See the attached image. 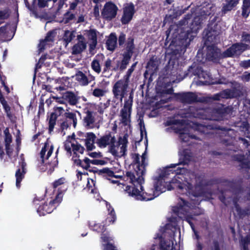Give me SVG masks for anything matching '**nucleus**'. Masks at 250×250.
I'll use <instances>...</instances> for the list:
<instances>
[{"label":"nucleus","instance_id":"f257e3e1","mask_svg":"<svg viewBox=\"0 0 250 250\" xmlns=\"http://www.w3.org/2000/svg\"><path fill=\"white\" fill-rule=\"evenodd\" d=\"M127 180L129 179V185L125 186V191L128 195L141 201H150L158 196L160 194L165 192L166 188L163 184L165 181L167 174H160L155 179L152 187L146 188L145 190L142 185L144 183L145 179L141 183H138L135 179V174L131 171H127L125 176Z\"/></svg>","mask_w":250,"mask_h":250},{"label":"nucleus","instance_id":"f03ea898","mask_svg":"<svg viewBox=\"0 0 250 250\" xmlns=\"http://www.w3.org/2000/svg\"><path fill=\"white\" fill-rule=\"evenodd\" d=\"M205 15L195 17L190 24L189 29L182 30L178 34V38L172 40L169 45L171 53L177 55L188 47L191 41L193 40L198 31L201 28L202 24L206 19V16L209 14L206 13Z\"/></svg>","mask_w":250,"mask_h":250},{"label":"nucleus","instance_id":"7ed1b4c3","mask_svg":"<svg viewBox=\"0 0 250 250\" xmlns=\"http://www.w3.org/2000/svg\"><path fill=\"white\" fill-rule=\"evenodd\" d=\"M171 170H168L162 172L161 174H167V177L165 178V180L167 178H172L171 181L167 185V189L168 190H171L173 189H179L183 190L185 189L186 191H188L190 192L193 188V185L192 184L191 180L188 181V177L186 176L187 171L188 169L183 167H178L177 168L172 172L171 174L174 175L172 177H169L170 175V171Z\"/></svg>","mask_w":250,"mask_h":250},{"label":"nucleus","instance_id":"20e7f679","mask_svg":"<svg viewBox=\"0 0 250 250\" xmlns=\"http://www.w3.org/2000/svg\"><path fill=\"white\" fill-rule=\"evenodd\" d=\"M246 44L242 43H236L233 44L230 47L221 53V49L216 45L212 44L207 48L206 58L208 60L213 62L218 63L221 59L232 57L238 51L241 49Z\"/></svg>","mask_w":250,"mask_h":250},{"label":"nucleus","instance_id":"39448f33","mask_svg":"<svg viewBox=\"0 0 250 250\" xmlns=\"http://www.w3.org/2000/svg\"><path fill=\"white\" fill-rule=\"evenodd\" d=\"M186 176L190 179L188 181L191 180L192 184L194 180L195 182V190L192 193L193 196L195 197L203 196L204 192L201 188L208 185V182L205 179V174L204 173L196 174L194 172L188 173L187 172Z\"/></svg>","mask_w":250,"mask_h":250},{"label":"nucleus","instance_id":"423d86ee","mask_svg":"<svg viewBox=\"0 0 250 250\" xmlns=\"http://www.w3.org/2000/svg\"><path fill=\"white\" fill-rule=\"evenodd\" d=\"M219 18L217 15L211 16L208 24V28L205 29V38L208 42H214L216 40V37L221 32L220 26L218 25V21Z\"/></svg>","mask_w":250,"mask_h":250},{"label":"nucleus","instance_id":"0eeeda50","mask_svg":"<svg viewBox=\"0 0 250 250\" xmlns=\"http://www.w3.org/2000/svg\"><path fill=\"white\" fill-rule=\"evenodd\" d=\"M129 83V81L124 78L118 80L112 86V92L113 98L119 100L122 102L123 98L127 94Z\"/></svg>","mask_w":250,"mask_h":250},{"label":"nucleus","instance_id":"6e6552de","mask_svg":"<svg viewBox=\"0 0 250 250\" xmlns=\"http://www.w3.org/2000/svg\"><path fill=\"white\" fill-rule=\"evenodd\" d=\"M62 191H59L55 198L51 200L49 203L45 202L40 205L37 209V212L40 216H44L47 214L51 213L59 205L62 201Z\"/></svg>","mask_w":250,"mask_h":250},{"label":"nucleus","instance_id":"1a4fd4ad","mask_svg":"<svg viewBox=\"0 0 250 250\" xmlns=\"http://www.w3.org/2000/svg\"><path fill=\"white\" fill-rule=\"evenodd\" d=\"M133 102V93L131 91L129 93L128 99H125L123 108L121 110L120 114L122 118L121 122L126 126L131 122V113Z\"/></svg>","mask_w":250,"mask_h":250},{"label":"nucleus","instance_id":"9d476101","mask_svg":"<svg viewBox=\"0 0 250 250\" xmlns=\"http://www.w3.org/2000/svg\"><path fill=\"white\" fill-rule=\"evenodd\" d=\"M118 10V8L115 3L107 2L101 12L102 17L106 21H111L116 17Z\"/></svg>","mask_w":250,"mask_h":250},{"label":"nucleus","instance_id":"9b49d317","mask_svg":"<svg viewBox=\"0 0 250 250\" xmlns=\"http://www.w3.org/2000/svg\"><path fill=\"white\" fill-rule=\"evenodd\" d=\"M123 14L121 19V21L123 25L128 24L133 19L135 13V6L132 2L127 3L123 9Z\"/></svg>","mask_w":250,"mask_h":250},{"label":"nucleus","instance_id":"f8f14e48","mask_svg":"<svg viewBox=\"0 0 250 250\" xmlns=\"http://www.w3.org/2000/svg\"><path fill=\"white\" fill-rule=\"evenodd\" d=\"M80 97L74 92L71 91H66L64 92L61 99L58 101L61 104H68L72 106L76 105L79 103Z\"/></svg>","mask_w":250,"mask_h":250},{"label":"nucleus","instance_id":"ddd939ff","mask_svg":"<svg viewBox=\"0 0 250 250\" xmlns=\"http://www.w3.org/2000/svg\"><path fill=\"white\" fill-rule=\"evenodd\" d=\"M175 97L182 103L191 104L197 102V95L192 92L175 93Z\"/></svg>","mask_w":250,"mask_h":250},{"label":"nucleus","instance_id":"4468645a","mask_svg":"<svg viewBox=\"0 0 250 250\" xmlns=\"http://www.w3.org/2000/svg\"><path fill=\"white\" fill-rule=\"evenodd\" d=\"M115 142V136H112V132L110 131L106 132L105 134L96 140V143L100 148H105L112 143Z\"/></svg>","mask_w":250,"mask_h":250},{"label":"nucleus","instance_id":"2eb2a0df","mask_svg":"<svg viewBox=\"0 0 250 250\" xmlns=\"http://www.w3.org/2000/svg\"><path fill=\"white\" fill-rule=\"evenodd\" d=\"M231 108L229 106L225 107V105L221 104L220 107L214 108L213 112L215 116L213 119L216 121H222L227 118L228 115L231 112Z\"/></svg>","mask_w":250,"mask_h":250},{"label":"nucleus","instance_id":"dca6fc26","mask_svg":"<svg viewBox=\"0 0 250 250\" xmlns=\"http://www.w3.org/2000/svg\"><path fill=\"white\" fill-rule=\"evenodd\" d=\"M19 168L16 170L15 176L16 178V186L20 187L21 183L24 177V175L27 172L26 168V163L25 162L23 158H21V160L19 162Z\"/></svg>","mask_w":250,"mask_h":250},{"label":"nucleus","instance_id":"f3484780","mask_svg":"<svg viewBox=\"0 0 250 250\" xmlns=\"http://www.w3.org/2000/svg\"><path fill=\"white\" fill-rule=\"evenodd\" d=\"M83 112L85 114L83 119V124L87 128H92L95 122L94 112L88 107H85Z\"/></svg>","mask_w":250,"mask_h":250},{"label":"nucleus","instance_id":"a211bd4d","mask_svg":"<svg viewBox=\"0 0 250 250\" xmlns=\"http://www.w3.org/2000/svg\"><path fill=\"white\" fill-rule=\"evenodd\" d=\"M142 161L140 163V171L136 170L135 174V179L138 183H141L144 180V175L146 173V167L147 164L146 163L145 153H143L141 156Z\"/></svg>","mask_w":250,"mask_h":250},{"label":"nucleus","instance_id":"6ab92c4d","mask_svg":"<svg viewBox=\"0 0 250 250\" xmlns=\"http://www.w3.org/2000/svg\"><path fill=\"white\" fill-rule=\"evenodd\" d=\"M203 69V67L200 65L194 62L189 67L185 75L186 76H189L190 77L193 76H196L198 77L200 73L202 72Z\"/></svg>","mask_w":250,"mask_h":250},{"label":"nucleus","instance_id":"aec40b11","mask_svg":"<svg viewBox=\"0 0 250 250\" xmlns=\"http://www.w3.org/2000/svg\"><path fill=\"white\" fill-rule=\"evenodd\" d=\"M96 136L93 132L86 133L85 139V145L87 151H91L95 148L94 143H96Z\"/></svg>","mask_w":250,"mask_h":250},{"label":"nucleus","instance_id":"412c9836","mask_svg":"<svg viewBox=\"0 0 250 250\" xmlns=\"http://www.w3.org/2000/svg\"><path fill=\"white\" fill-rule=\"evenodd\" d=\"M240 0H225V2L222 4V12L225 14L227 12L230 11L239 3Z\"/></svg>","mask_w":250,"mask_h":250},{"label":"nucleus","instance_id":"4be33fe9","mask_svg":"<svg viewBox=\"0 0 250 250\" xmlns=\"http://www.w3.org/2000/svg\"><path fill=\"white\" fill-rule=\"evenodd\" d=\"M76 15L69 10H67L63 15L60 23L65 25L72 24L75 22Z\"/></svg>","mask_w":250,"mask_h":250},{"label":"nucleus","instance_id":"5701e85b","mask_svg":"<svg viewBox=\"0 0 250 250\" xmlns=\"http://www.w3.org/2000/svg\"><path fill=\"white\" fill-rule=\"evenodd\" d=\"M101 239L103 242L106 243V244H103V250H117L116 247L113 244L110 243V241L112 240V239L108 233L103 232Z\"/></svg>","mask_w":250,"mask_h":250},{"label":"nucleus","instance_id":"b1692460","mask_svg":"<svg viewBox=\"0 0 250 250\" xmlns=\"http://www.w3.org/2000/svg\"><path fill=\"white\" fill-rule=\"evenodd\" d=\"M117 38L115 33H112L110 34L108 39L106 41V49L109 51H113L117 46Z\"/></svg>","mask_w":250,"mask_h":250},{"label":"nucleus","instance_id":"393cba45","mask_svg":"<svg viewBox=\"0 0 250 250\" xmlns=\"http://www.w3.org/2000/svg\"><path fill=\"white\" fill-rule=\"evenodd\" d=\"M86 48V43L82 42H78L72 47V54L78 55L82 53Z\"/></svg>","mask_w":250,"mask_h":250},{"label":"nucleus","instance_id":"a878e982","mask_svg":"<svg viewBox=\"0 0 250 250\" xmlns=\"http://www.w3.org/2000/svg\"><path fill=\"white\" fill-rule=\"evenodd\" d=\"M65 179L64 177H61L59 179L55 180L52 183V187L53 188L55 189L58 188V192L59 191L61 190L62 191V193L64 191H65L67 187H64V183H65ZM59 193H58V194Z\"/></svg>","mask_w":250,"mask_h":250},{"label":"nucleus","instance_id":"bb28decb","mask_svg":"<svg viewBox=\"0 0 250 250\" xmlns=\"http://www.w3.org/2000/svg\"><path fill=\"white\" fill-rule=\"evenodd\" d=\"M134 48V39L133 37H130L127 38L125 47L126 51L123 54L132 56Z\"/></svg>","mask_w":250,"mask_h":250},{"label":"nucleus","instance_id":"cd10ccee","mask_svg":"<svg viewBox=\"0 0 250 250\" xmlns=\"http://www.w3.org/2000/svg\"><path fill=\"white\" fill-rule=\"evenodd\" d=\"M241 9L242 17L247 18L250 14V0H243Z\"/></svg>","mask_w":250,"mask_h":250},{"label":"nucleus","instance_id":"c85d7f7f","mask_svg":"<svg viewBox=\"0 0 250 250\" xmlns=\"http://www.w3.org/2000/svg\"><path fill=\"white\" fill-rule=\"evenodd\" d=\"M58 0H38V5L40 8H42L48 7L49 1H53L54 3H56ZM66 0H59V9L61 8L63 6L64 1Z\"/></svg>","mask_w":250,"mask_h":250},{"label":"nucleus","instance_id":"c756f323","mask_svg":"<svg viewBox=\"0 0 250 250\" xmlns=\"http://www.w3.org/2000/svg\"><path fill=\"white\" fill-rule=\"evenodd\" d=\"M181 202H179L177 205L173 207V211L177 214H179L180 212L184 210V208L185 207H188V202L182 198H179Z\"/></svg>","mask_w":250,"mask_h":250},{"label":"nucleus","instance_id":"7c9ffc66","mask_svg":"<svg viewBox=\"0 0 250 250\" xmlns=\"http://www.w3.org/2000/svg\"><path fill=\"white\" fill-rule=\"evenodd\" d=\"M75 30L70 31L66 30L64 31L62 37V40L66 45L70 43L75 37Z\"/></svg>","mask_w":250,"mask_h":250},{"label":"nucleus","instance_id":"2f4dec72","mask_svg":"<svg viewBox=\"0 0 250 250\" xmlns=\"http://www.w3.org/2000/svg\"><path fill=\"white\" fill-rule=\"evenodd\" d=\"M234 205L236 211L240 218H242L247 215H250V208H246L245 209H242L237 202H235Z\"/></svg>","mask_w":250,"mask_h":250},{"label":"nucleus","instance_id":"473e14b6","mask_svg":"<svg viewBox=\"0 0 250 250\" xmlns=\"http://www.w3.org/2000/svg\"><path fill=\"white\" fill-rule=\"evenodd\" d=\"M185 129L183 128H178L176 131L180 135V137L182 141L184 142H187L189 141V138L197 139L195 135H189L188 133L185 132Z\"/></svg>","mask_w":250,"mask_h":250},{"label":"nucleus","instance_id":"72a5a7b5","mask_svg":"<svg viewBox=\"0 0 250 250\" xmlns=\"http://www.w3.org/2000/svg\"><path fill=\"white\" fill-rule=\"evenodd\" d=\"M58 115L55 112L51 113L48 122V132L51 133L54 129V126L56 124V120Z\"/></svg>","mask_w":250,"mask_h":250},{"label":"nucleus","instance_id":"f704fd0d","mask_svg":"<svg viewBox=\"0 0 250 250\" xmlns=\"http://www.w3.org/2000/svg\"><path fill=\"white\" fill-rule=\"evenodd\" d=\"M131 57L132 56H129V55L123 54V59L119 63L120 70L121 71H123L126 68L131 60Z\"/></svg>","mask_w":250,"mask_h":250},{"label":"nucleus","instance_id":"c9c22d12","mask_svg":"<svg viewBox=\"0 0 250 250\" xmlns=\"http://www.w3.org/2000/svg\"><path fill=\"white\" fill-rule=\"evenodd\" d=\"M76 79L77 81H78L83 85H86L89 83L87 76L81 71H79L76 73Z\"/></svg>","mask_w":250,"mask_h":250},{"label":"nucleus","instance_id":"e433bc0d","mask_svg":"<svg viewBox=\"0 0 250 250\" xmlns=\"http://www.w3.org/2000/svg\"><path fill=\"white\" fill-rule=\"evenodd\" d=\"M85 148L83 146H82L80 144L76 142V144L74 143L72 151L73 152V156L72 159L74 158H79V155L78 154L77 152L81 154H83L84 152Z\"/></svg>","mask_w":250,"mask_h":250},{"label":"nucleus","instance_id":"4c0bfd02","mask_svg":"<svg viewBox=\"0 0 250 250\" xmlns=\"http://www.w3.org/2000/svg\"><path fill=\"white\" fill-rule=\"evenodd\" d=\"M0 103L2 104L5 112L6 113L7 116L9 117L11 115L10 110L11 108L8 104L7 101L5 100L4 97L2 94L1 90L0 89Z\"/></svg>","mask_w":250,"mask_h":250},{"label":"nucleus","instance_id":"58836bf2","mask_svg":"<svg viewBox=\"0 0 250 250\" xmlns=\"http://www.w3.org/2000/svg\"><path fill=\"white\" fill-rule=\"evenodd\" d=\"M132 158L133 159L132 165L134 167V172L132 173H135L136 170L140 171V155L138 153L132 154Z\"/></svg>","mask_w":250,"mask_h":250},{"label":"nucleus","instance_id":"ea45409f","mask_svg":"<svg viewBox=\"0 0 250 250\" xmlns=\"http://www.w3.org/2000/svg\"><path fill=\"white\" fill-rule=\"evenodd\" d=\"M3 132L4 134L5 145L6 148H7L9 147L10 144L12 142V137L9 132L8 127H6V128L4 130Z\"/></svg>","mask_w":250,"mask_h":250},{"label":"nucleus","instance_id":"a19ab883","mask_svg":"<svg viewBox=\"0 0 250 250\" xmlns=\"http://www.w3.org/2000/svg\"><path fill=\"white\" fill-rule=\"evenodd\" d=\"M64 116L66 118V120L72 121V124L74 127L76 126L77 124V119L76 115L75 113L73 112H65L64 114Z\"/></svg>","mask_w":250,"mask_h":250},{"label":"nucleus","instance_id":"79ce46f5","mask_svg":"<svg viewBox=\"0 0 250 250\" xmlns=\"http://www.w3.org/2000/svg\"><path fill=\"white\" fill-rule=\"evenodd\" d=\"M157 93H159L161 96H163L165 95H171L173 93V87H170L169 88H167L166 86L164 87H159L157 88Z\"/></svg>","mask_w":250,"mask_h":250},{"label":"nucleus","instance_id":"37998d69","mask_svg":"<svg viewBox=\"0 0 250 250\" xmlns=\"http://www.w3.org/2000/svg\"><path fill=\"white\" fill-rule=\"evenodd\" d=\"M198 78L199 80V82L202 83L203 84H206L208 83V81L210 79V75L207 71L203 69L202 72L200 73Z\"/></svg>","mask_w":250,"mask_h":250},{"label":"nucleus","instance_id":"c03bdc74","mask_svg":"<svg viewBox=\"0 0 250 250\" xmlns=\"http://www.w3.org/2000/svg\"><path fill=\"white\" fill-rule=\"evenodd\" d=\"M234 159L241 163V165L244 168H250V162L246 161L244 159V156L236 155L234 156Z\"/></svg>","mask_w":250,"mask_h":250},{"label":"nucleus","instance_id":"a18cd8bd","mask_svg":"<svg viewBox=\"0 0 250 250\" xmlns=\"http://www.w3.org/2000/svg\"><path fill=\"white\" fill-rule=\"evenodd\" d=\"M222 99H231L234 97L233 92L230 89H226L220 92Z\"/></svg>","mask_w":250,"mask_h":250},{"label":"nucleus","instance_id":"49530a36","mask_svg":"<svg viewBox=\"0 0 250 250\" xmlns=\"http://www.w3.org/2000/svg\"><path fill=\"white\" fill-rule=\"evenodd\" d=\"M102 174H106L107 176L110 177H115L116 178L119 177L118 176L114 174L113 171L110 170L108 167H104L99 170V175H101Z\"/></svg>","mask_w":250,"mask_h":250},{"label":"nucleus","instance_id":"de8ad7c7","mask_svg":"<svg viewBox=\"0 0 250 250\" xmlns=\"http://www.w3.org/2000/svg\"><path fill=\"white\" fill-rule=\"evenodd\" d=\"M146 68L153 70H156L158 68V62L156 60V58L154 59L153 57L150 58L147 63Z\"/></svg>","mask_w":250,"mask_h":250},{"label":"nucleus","instance_id":"09e8293b","mask_svg":"<svg viewBox=\"0 0 250 250\" xmlns=\"http://www.w3.org/2000/svg\"><path fill=\"white\" fill-rule=\"evenodd\" d=\"M189 162V160L186 157V156H183L180 158L179 162L177 164H171L169 167V168H175L176 166L183 165L185 166L188 165Z\"/></svg>","mask_w":250,"mask_h":250},{"label":"nucleus","instance_id":"8fccbe9b","mask_svg":"<svg viewBox=\"0 0 250 250\" xmlns=\"http://www.w3.org/2000/svg\"><path fill=\"white\" fill-rule=\"evenodd\" d=\"M11 14V10L9 8H6L3 10H0V20L8 19Z\"/></svg>","mask_w":250,"mask_h":250},{"label":"nucleus","instance_id":"3c124183","mask_svg":"<svg viewBox=\"0 0 250 250\" xmlns=\"http://www.w3.org/2000/svg\"><path fill=\"white\" fill-rule=\"evenodd\" d=\"M56 33L54 30H51L47 32L43 40L44 42H53L54 40Z\"/></svg>","mask_w":250,"mask_h":250},{"label":"nucleus","instance_id":"603ef678","mask_svg":"<svg viewBox=\"0 0 250 250\" xmlns=\"http://www.w3.org/2000/svg\"><path fill=\"white\" fill-rule=\"evenodd\" d=\"M137 63L138 62H136L132 64L130 67L127 70L126 74L124 76V78L129 81L130 77L131 76L132 73L134 71Z\"/></svg>","mask_w":250,"mask_h":250},{"label":"nucleus","instance_id":"864d4df0","mask_svg":"<svg viewBox=\"0 0 250 250\" xmlns=\"http://www.w3.org/2000/svg\"><path fill=\"white\" fill-rule=\"evenodd\" d=\"M91 67L96 73L99 74L101 71V66L99 61L97 60H93L91 62Z\"/></svg>","mask_w":250,"mask_h":250},{"label":"nucleus","instance_id":"5fc2aeb1","mask_svg":"<svg viewBox=\"0 0 250 250\" xmlns=\"http://www.w3.org/2000/svg\"><path fill=\"white\" fill-rule=\"evenodd\" d=\"M222 247L223 245H221V242L214 239L212 240V245L210 249V250H221Z\"/></svg>","mask_w":250,"mask_h":250},{"label":"nucleus","instance_id":"6e6d98bb","mask_svg":"<svg viewBox=\"0 0 250 250\" xmlns=\"http://www.w3.org/2000/svg\"><path fill=\"white\" fill-rule=\"evenodd\" d=\"M87 37L92 42H97L96 31L95 29H90L87 31Z\"/></svg>","mask_w":250,"mask_h":250},{"label":"nucleus","instance_id":"4d7b16f0","mask_svg":"<svg viewBox=\"0 0 250 250\" xmlns=\"http://www.w3.org/2000/svg\"><path fill=\"white\" fill-rule=\"evenodd\" d=\"M116 219V216L115 214V212L113 208H112L111 210L110 211V213L108 214V216H107L106 221L108 222L110 224H113L114 223Z\"/></svg>","mask_w":250,"mask_h":250},{"label":"nucleus","instance_id":"13d9d810","mask_svg":"<svg viewBox=\"0 0 250 250\" xmlns=\"http://www.w3.org/2000/svg\"><path fill=\"white\" fill-rule=\"evenodd\" d=\"M73 145L74 143H72L71 141H66L64 144V149L66 151L67 153L70 155L72 154Z\"/></svg>","mask_w":250,"mask_h":250},{"label":"nucleus","instance_id":"bf43d9fd","mask_svg":"<svg viewBox=\"0 0 250 250\" xmlns=\"http://www.w3.org/2000/svg\"><path fill=\"white\" fill-rule=\"evenodd\" d=\"M49 147V144L47 143H45L44 146L42 147L40 152V157L41 158V163L42 164L44 163V156L47 151V147Z\"/></svg>","mask_w":250,"mask_h":250},{"label":"nucleus","instance_id":"052dcab7","mask_svg":"<svg viewBox=\"0 0 250 250\" xmlns=\"http://www.w3.org/2000/svg\"><path fill=\"white\" fill-rule=\"evenodd\" d=\"M112 61L110 59L108 58L105 62L104 64V67L103 69V73H105L109 70H111L112 68Z\"/></svg>","mask_w":250,"mask_h":250},{"label":"nucleus","instance_id":"680f3d73","mask_svg":"<svg viewBox=\"0 0 250 250\" xmlns=\"http://www.w3.org/2000/svg\"><path fill=\"white\" fill-rule=\"evenodd\" d=\"M105 91L100 88H95L93 90L92 95L96 97H101L104 95Z\"/></svg>","mask_w":250,"mask_h":250},{"label":"nucleus","instance_id":"e2e57ef3","mask_svg":"<svg viewBox=\"0 0 250 250\" xmlns=\"http://www.w3.org/2000/svg\"><path fill=\"white\" fill-rule=\"evenodd\" d=\"M58 153V149L56 152V157L54 158V160L53 162H51L50 163H49V165L51 166V167L49 169V171H50V172H52L54 170L55 167H56L58 166V161L57 159V154Z\"/></svg>","mask_w":250,"mask_h":250},{"label":"nucleus","instance_id":"0e129e2a","mask_svg":"<svg viewBox=\"0 0 250 250\" xmlns=\"http://www.w3.org/2000/svg\"><path fill=\"white\" fill-rule=\"evenodd\" d=\"M115 142L112 143L109 145V151L113 156H117L118 154V151L116 149V146L115 145Z\"/></svg>","mask_w":250,"mask_h":250},{"label":"nucleus","instance_id":"69168bd1","mask_svg":"<svg viewBox=\"0 0 250 250\" xmlns=\"http://www.w3.org/2000/svg\"><path fill=\"white\" fill-rule=\"evenodd\" d=\"M239 65L241 67L245 69H248L250 67V59L241 61L239 63Z\"/></svg>","mask_w":250,"mask_h":250},{"label":"nucleus","instance_id":"338daca9","mask_svg":"<svg viewBox=\"0 0 250 250\" xmlns=\"http://www.w3.org/2000/svg\"><path fill=\"white\" fill-rule=\"evenodd\" d=\"M93 229L97 232H104L105 230V227L104 225H102L101 224H95L94 226Z\"/></svg>","mask_w":250,"mask_h":250},{"label":"nucleus","instance_id":"774afa93","mask_svg":"<svg viewBox=\"0 0 250 250\" xmlns=\"http://www.w3.org/2000/svg\"><path fill=\"white\" fill-rule=\"evenodd\" d=\"M241 80L243 82H248L250 81V72L249 73L247 71L245 72L241 76Z\"/></svg>","mask_w":250,"mask_h":250}]
</instances>
